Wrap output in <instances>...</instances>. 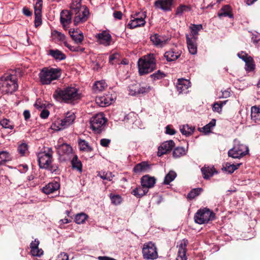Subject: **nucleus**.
I'll return each mask as SVG.
<instances>
[{
	"instance_id": "nucleus-33",
	"label": "nucleus",
	"mask_w": 260,
	"mask_h": 260,
	"mask_svg": "<svg viewBox=\"0 0 260 260\" xmlns=\"http://www.w3.org/2000/svg\"><path fill=\"white\" fill-rule=\"evenodd\" d=\"M78 143L80 151L88 152L93 150V148L88 142L85 140L79 138L78 140Z\"/></svg>"
},
{
	"instance_id": "nucleus-16",
	"label": "nucleus",
	"mask_w": 260,
	"mask_h": 260,
	"mask_svg": "<svg viewBox=\"0 0 260 260\" xmlns=\"http://www.w3.org/2000/svg\"><path fill=\"white\" fill-rule=\"evenodd\" d=\"M115 99L112 94H108L103 96H100L96 98V104L101 107H106L111 105Z\"/></svg>"
},
{
	"instance_id": "nucleus-48",
	"label": "nucleus",
	"mask_w": 260,
	"mask_h": 260,
	"mask_svg": "<svg viewBox=\"0 0 260 260\" xmlns=\"http://www.w3.org/2000/svg\"><path fill=\"white\" fill-rule=\"evenodd\" d=\"M98 176L103 180L111 181L114 175L111 172H99Z\"/></svg>"
},
{
	"instance_id": "nucleus-46",
	"label": "nucleus",
	"mask_w": 260,
	"mask_h": 260,
	"mask_svg": "<svg viewBox=\"0 0 260 260\" xmlns=\"http://www.w3.org/2000/svg\"><path fill=\"white\" fill-rule=\"evenodd\" d=\"M241 164L237 165L231 164L229 162H226L223 166L224 170L230 174L233 173L236 170L238 169Z\"/></svg>"
},
{
	"instance_id": "nucleus-14",
	"label": "nucleus",
	"mask_w": 260,
	"mask_h": 260,
	"mask_svg": "<svg viewBox=\"0 0 260 260\" xmlns=\"http://www.w3.org/2000/svg\"><path fill=\"white\" fill-rule=\"evenodd\" d=\"M43 1L42 0H37L36 5L34 6L35 10V26L37 27L42 24V9Z\"/></svg>"
},
{
	"instance_id": "nucleus-44",
	"label": "nucleus",
	"mask_w": 260,
	"mask_h": 260,
	"mask_svg": "<svg viewBox=\"0 0 260 260\" xmlns=\"http://www.w3.org/2000/svg\"><path fill=\"white\" fill-rule=\"evenodd\" d=\"M245 63V69L247 72L249 73L254 71L255 69V64L254 63V60L251 56H249V59L246 60Z\"/></svg>"
},
{
	"instance_id": "nucleus-7",
	"label": "nucleus",
	"mask_w": 260,
	"mask_h": 260,
	"mask_svg": "<svg viewBox=\"0 0 260 260\" xmlns=\"http://www.w3.org/2000/svg\"><path fill=\"white\" fill-rule=\"evenodd\" d=\"M106 121L107 119L103 114H96L90 119L91 128L95 133L100 134L104 130Z\"/></svg>"
},
{
	"instance_id": "nucleus-20",
	"label": "nucleus",
	"mask_w": 260,
	"mask_h": 260,
	"mask_svg": "<svg viewBox=\"0 0 260 260\" xmlns=\"http://www.w3.org/2000/svg\"><path fill=\"white\" fill-rule=\"evenodd\" d=\"M59 188V183L57 181L53 180L44 186L42 189V191L44 193L49 194L58 190Z\"/></svg>"
},
{
	"instance_id": "nucleus-21",
	"label": "nucleus",
	"mask_w": 260,
	"mask_h": 260,
	"mask_svg": "<svg viewBox=\"0 0 260 260\" xmlns=\"http://www.w3.org/2000/svg\"><path fill=\"white\" fill-rule=\"evenodd\" d=\"M185 37L189 53L192 55L196 54L197 53V38H190L189 35L188 34H186Z\"/></svg>"
},
{
	"instance_id": "nucleus-19",
	"label": "nucleus",
	"mask_w": 260,
	"mask_h": 260,
	"mask_svg": "<svg viewBox=\"0 0 260 260\" xmlns=\"http://www.w3.org/2000/svg\"><path fill=\"white\" fill-rule=\"evenodd\" d=\"M189 80L183 78L178 79L176 88L179 93H187L188 89L190 87Z\"/></svg>"
},
{
	"instance_id": "nucleus-9",
	"label": "nucleus",
	"mask_w": 260,
	"mask_h": 260,
	"mask_svg": "<svg viewBox=\"0 0 260 260\" xmlns=\"http://www.w3.org/2000/svg\"><path fill=\"white\" fill-rule=\"evenodd\" d=\"M248 153V148L245 145L237 143L235 141L234 146L228 151V155L234 158H240Z\"/></svg>"
},
{
	"instance_id": "nucleus-64",
	"label": "nucleus",
	"mask_w": 260,
	"mask_h": 260,
	"mask_svg": "<svg viewBox=\"0 0 260 260\" xmlns=\"http://www.w3.org/2000/svg\"><path fill=\"white\" fill-rule=\"evenodd\" d=\"M119 55L118 53H114V54H111L109 56V63L111 64H114L113 61L115 59H117L119 58Z\"/></svg>"
},
{
	"instance_id": "nucleus-12",
	"label": "nucleus",
	"mask_w": 260,
	"mask_h": 260,
	"mask_svg": "<svg viewBox=\"0 0 260 260\" xmlns=\"http://www.w3.org/2000/svg\"><path fill=\"white\" fill-rule=\"evenodd\" d=\"M75 118L76 116L74 112H67L64 118L60 120V122L59 124V126L57 127V130L61 131L70 126L73 123Z\"/></svg>"
},
{
	"instance_id": "nucleus-51",
	"label": "nucleus",
	"mask_w": 260,
	"mask_h": 260,
	"mask_svg": "<svg viewBox=\"0 0 260 260\" xmlns=\"http://www.w3.org/2000/svg\"><path fill=\"white\" fill-rule=\"evenodd\" d=\"M0 124L5 128L12 129L14 127L13 122L6 118H4L0 120Z\"/></svg>"
},
{
	"instance_id": "nucleus-42",
	"label": "nucleus",
	"mask_w": 260,
	"mask_h": 260,
	"mask_svg": "<svg viewBox=\"0 0 260 260\" xmlns=\"http://www.w3.org/2000/svg\"><path fill=\"white\" fill-rule=\"evenodd\" d=\"M189 28L191 30V35H189L190 38L198 39V32L203 29V26L202 24H192Z\"/></svg>"
},
{
	"instance_id": "nucleus-2",
	"label": "nucleus",
	"mask_w": 260,
	"mask_h": 260,
	"mask_svg": "<svg viewBox=\"0 0 260 260\" xmlns=\"http://www.w3.org/2000/svg\"><path fill=\"white\" fill-rule=\"evenodd\" d=\"M53 151L51 148H47L46 150L41 152L38 154L39 165L40 168L48 170L51 173H57L58 166L52 164Z\"/></svg>"
},
{
	"instance_id": "nucleus-11",
	"label": "nucleus",
	"mask_w": 260,
	"mask_h": 260,
	"mask_svg": "<svg viewBox=\"0 0 260 260\" xmlns=\"http://www.w3.org/2000/svg\"><path fill=\"white\" fill-rule=\"evenodd\" d=\"M72 14L75 15L74 23L75 25H77L80 23L85 22L87 20L89 12L87 8H82L81 9L72 13Z\"/></svg>"
},
{
	"instance_id": "nucleus-31",
	"label": "nucleus",
	"mask_w": 260,
	"mask_h": 260,
	"mask_svg": "<svg viewBox=\"0 0 260 260\" xmlns=\"http://www.w3.org/2000/svg\"><path fill=\"white\" fill-rule=\"evenodd\" d=\"M201 172L203 176V178L205 179H209L216 172L213 166L206 167L204 166L201 169Z\"/></svg>"
},
{
	"instance_id": "nucleus-59",
	"label": "nucleus",
	"mask_w": 260,
	"mask_h": 260,
	"mask_svg": "<svg viewBox=\"0 0 260 260\" xmlns=\"http://www.w3.org/2000/svg\"><path fill=\"white\" fill-rule=\"evenodd\" d=\"M212 110L214 112L220 113L222 111L221 105L218 104V102H215L212 106Z\"/></svg>"
},
{
	"instance_id": "nucleus-13",
	"label": "nucleus",
	"mask_w": 260,
	"mask_h": 260,
	"mask_svg": "<svg viewBox=\"0 0 260 260\" xmlns=\"http://www.w3.org/2000/svg\"><path fill=\"white\" fill-rule=\"evenodd\" d=\"M97 42L99 44L104 46H109L111 44L112 37L111 35L106 31H103L102 32L97 34L95 36Z\"/></svg>"
},
{
	"instance_id": "nucleus-47",
	"label": "nucleus",
	"mask_w": 260,
	"mask_h": 260,
	"mask_svg": "<svg viewBox=\"0 0 260 260\" xmlns=\"http://www.w3.org/2000/svg\"><path fill=\"white\" fill-rule=\"evenodd\" d=\"M107 84L105 81H99L94 83L93 89L95 92H99L104 90Z\"/></svg>"
},
{
	"instance_id": "nucleus-50",
	"label": "nucleus",
	"mask_w": 260,
	"mask_h": 260,
	"mask_svg": "<svg viewBox=\"0 0 260 260\" xmlns=\"http://www.w3.org/2000/svg\"><path fill=\"white\" fill-rule=\"evenodd\" d=\"M202 191L203 189L201 188H197L192 189L188 193L187 198L190 200L193 199L195 198L196 197L200 195V193L202 192Z\"/></svg>"
},
{
	"instance_id": "nucleus-55",
	"label": "nucleus",
	"mask_w": 260,
	"mask_h": 260,
	"mask_svg": "<svg viewBox=\"0 0 260 260\" xmlns=\"http://www.w3.org/2000/svg\"><path fill=\"white\" fill-rule=\"evenodd\" d=\"M166 76V75L164 72L158 70L157 72L151 74L150 77L154 81L161 79L165 78Z\"/></svg>"
},
{
	"instance_id": "nucleus-63",
	"label": "nucleus",
	"mask_w": 260,
	"mask_h": 260,
	"mask_svg": "<svg viewBox=\"0 0 260 260\" xmlns=\"http://www.w3.org/2000/svg\"><path fill=\"white\" fill-rule=\"evenodd\" d=\"M56 260H69V256L66 253L62 252L58 255Z\"/></svg>"
},
{
	"instance_id": "nucleus-6",
	"label": "nucleus",
	"mask_w": 260,
	"mask_h": 260,
	"mask_svg": "<svg viewBox=\"0 0 260 260\" xmlns=\"http://www.w3.org/2000/svg\"><path fill=\"white\" fill-rule=\"evenodd\" d=\"M215 218V213L207 208L198 210L194 216L195 222L199 224L207 223Z\"/></svg>"
},
{
	"instance_id": "nucleus-56",
	"label": "nucleus",
	"mask_w": 260,
	"mask_h": 260,
	"mask_svg": "<svg viewBox=\"0 0 260 260\" xmlns=\"http://www.w3.org/2000/svg\"><path fill=\"white\" fill-rule=\"evenodd\" d=\"M110 199H111L112 203L115 205L120 204L122 202L121 197L119 195H118V194H115V195H113V196L111 195Z\"/></svg>"
},
{
	"instance_id": "nucleus-43",
	"label": "nucleus",
	"mask_w": 260,
	"mask_h": 260,
	"mask_svg": "<svg viewBox=\"0 0 260 260\" xmlns=\"http://www.w3.org/2000/svg\"><path fill=\"white\" fill-rule=\"evenodd\" d=\"M17 151L21 156H24L28 153V145L25 142H22L18 145Z\"/></svg>"
},
{
	"instance_id": "nucleus-4",
	"label": "nucleus",
	"mask_w": 260,
	"mask_h": 260,
	"mask_svg": "<svg viewBox=\"0 0 260 260\" xmlns=\"http://www.w3.org/2000/svg\"><path fill=\"white\" fill-rule=\"evenodd\" d=\"M138 66L139 73L141 76L152 72L156 67L155 55L153 54H149L140 58L138 61Z\"/></svg>"
},
{
	"instance_id": "nucleus-3",
	"label": "nucleus",
	"mask_w": 260,
	"mask_h": 260,
	"mask_svg": "<svg viewBox=\"0 0 260 260\" xmlns=\"http://www.w3.org/2000/svg\"><path fill=\"white\" fill-rule=\"evenodd\" d=\"M18 87L17 76L6 74L0 78V92L4 94H12Z\"/></svg>"
},
{
	"instance_id": "nucleus-39",
	"label": "nucleus",
	"mask_w": 260,
	"mask_h": 260,
	"mask_svg": "<svg viewBox=\"0 0 260 260\" xmlns=\"http://www.w3.org/2000/svg\"><path fill=\"white\" fill-rule=\"evenodd\" d=\"M251 119L256 122L260 120V106H252L251 108Z\"/></svg>"
},
{
	"instance_id": "nucleus-40",
	"label": "nucleus",
	"mask_w": 260,
	"mask_h": 260,
	"mask_svg": "<svg viewBox=\"0 0 260 260\" xmlns=\"http://www.w3.org/2000/svg\"><path fill=\"white\" fill-rule=\"evenodd\" d=\"M71 164L73 169L77 170L79 172L82 171V164L78 159L77 155H75L71 160Z\"/></svg>"
},
{
	"instance_id": "nucleus-15",
	"label": "nucleus",
	"mask_w": 260,
	"mask_h": 260,
	"mask_svg": "<svg viewBox=\"0 0 260 260\" xmlns=\"http://www.w3.org/2000/svg\"><path fill=\"white\" fill-rule=\"evenodd\" d=\"M170 40V38L166 36L155 34L150 37V40L157 46L163 47Z\"/></svg>"
},
{
	"instance_id": "nucleus-52",
	"label": "nucleus",
	"mask_w": 260,
	"mask_h": 260,
	"mask_svg": "<svg viewBox=\"0 0 260 260\" xmlns=\"http://www.w3.org/2000/svg\"><path fill=\"white\" fill-rule=\"evenodd\" d=\"M216 124V120L212 119L209 123L205 125L202 128L205 134H208L211 132L212 128L215 126Z\"/></svg>"
},
{
	"instance_id": "nucleus-60",
	"label": "nucleus",
	"mask_w": 260,
	"mask_h": 260,
	"mask_svg": "<svg viewBox=\"0 0 260 260\" xmlns=\"http://www.w3.org/2000/svg\"><path fill=\"white\" fill-rule=\"evenodd\" d=\"M238 56L242 60H243L244 62L246 61V60H248L249 59V57L250 56H249L247 53L245 52L242 51L240 53H238Z\"/></svg>"
},
{
	"instance_id": "nucleus-49",
	"label": "nucleus",
	"mask_w": 260,
	"mask_h": 260,
	"mask_svg": "<svg viewBox=\"0 0 260 260\" xmlns=\"http://www.w3.org/2000/svg\"><path fill=\"white\" fill-rule=\"evenodd\" d=\"M88 215L84 213L77 214L75 217V221L77 224H82L87 219Z\"/></svg>"
},
{
	"instance_id": "nucleus-17",
	"label": "nucleus",
	"mask_w": 260,
	"mask_h": 260,
	"mask_svg": "<svg viewBox=\"0 0 260 260\" xmlns=\"http://www.w3.org/2000/svg\"><path fill=\"white\" fill-rule=\"evenodd\" d=\"M174 0H157L154 2V6L156 9L165 12L171 10V7Z\"/></svg>"
},
{
	"instance_id": "nucleus-45",
	"label": "nucleus",
	"mask_w": 260,
	"mask_h": 260,
	"mask_svg": "<svg viewBox=\"0 0 260 260\" xmlns=\"http://www.w3.org/2000/svg\"><path fill=\"white\" fill-rule=\"evenodd\" d=\"M177 177V174L175 172L173 171H170L166 175L164 180V184L166 185H168L170 182L173 181Z\"/></svg>"
},
{
	"instance_id": "nucleus-58",
	"label": "nucleus",
	"mask_w": 260,
	"mask_h": 260,
	"mask_svg": "<svg viewBox=\"0 0 260 260\" xmlns=\"http://www.w3.org/2000/svg\"><path fill=\"white\" fill-rule=\"evenodd\" d=\"M64 45L66 47L70 49V51L73 52H79L80 47L78 46H72L68 44L66 41H64Z\"/></svg>"
},
{
	"instance_id": "nucleus-8",
	"label": "nucleus",
	"mask_w": 260,
	"mask_h": 260,
	"mask_svg": "<svg viewBox=\"0 0 260 260\" xmlns=\"http://www.w3.org/2000/svg\"><path fill=\"white\" fill-rule=\"evenodd\" d=\"M142 254L144 259L146 260H154L158 257L156 247L152 242L144 244Z\"/></svg>"
},
{
	"instance_id": "nucleus-36",
	"label": "nucleus",
	"mask_w": 260,
	"mask_h": 260,
	"mask_svg": "<svg viewBox=\"0 0 260 260\" xmlns=\"http://www.w3.org/2000/svg\"><path fill=\"white\" fill-rule=\"evenodd\" d=\"M12 160L11 156L8 151H0V166L5 165Z\"/></svg>"
},
{
	"instance_id": "nucleus-61",
	"label": "nucleus",
	"mask_w": 260,
	"mask_h": 260,
	"mask_svg": "<svg viewBox=\"0 0 260 260\" xmlns=\"http://www.w3.org/2000/svg\"><path fill=\"white\" fill-rule=\"evenodd\" d=\"M251 39L253 43L260 44V34H253Z\"/></svg>"
},
{
	"instance_id": "nucleus-28",
	"label": "nucleus",
	"mask_w": 260,
	"mask_h": 260,
	"mask_svg": "<svg viewBox=\"0 0 260 260\" xmlns=\"http://www.w3.org/2000/svg\"><path fill=\"white\" fill-rule=\"evenodd\" d=\"M217 15L220 18L222 17H229L230 18H233L234 17L232 13L231 7L228 5L223 6L218 12Z\"/></svg>"
},
{
	"instance_id": "nucleus-1",
	"label": "nucleus",
	"mask_w": 260,
	"mask_h": 260,
	"mask_svg": "<svg viewBox=\"0 0 260 260\" xmlns=\"http://www.w3.org/2000/svg\"><path fill=\"white\" fill-rule=\"evenodd\" d=\"M52 96L56 101L60 103L72 104L80 99V94L77 88L68 86L63 88H57Z\"/></svg>"
},
{
	"instance_id": "nucleus-22",
	"label": "nucleus",
	"mask_w": 260,
	"mask_h": 260,
	"mask_svg": "<svg viewBox=\"0 0 260 260\" xmlns=\"http://www.w3.org/2000/svg\"><path fill=\"white\" fill-rule=\"evenodd\" d=\"M39 244L40 242L37 239L31 242L30 244V252L33 256L40 257L43 254V250L39 248Z\"/></svg>"
},
{
	"instance_id": "nucleus-26",
	"label": "nucleus",
	"mask_w": 260,
	"mask_h": 260,
	"mask_svg": "<svg viewBox=\"0 0 260 260\" xmlns=\"http://www.w3.org/2000/svg\"><path fill=\"white\" fill-rule=\"evenodd\" d=\"M57 154L59 156H63L64 155H69L72 152V147L66 143L59 145L57 147Z\"/></svg>"
},
{
	"instance_id": "nucleus-62",
	"label": "nucleus",
	"mask_w": 260,
	"mask_h": 260,
	"mask_svg": "<svg viewBox=\"0 0 260 260\" xmlns=\"http://www.w3.org/2000/svg\"><path fill=\"white\" fill-rule=\"evenodd\" d=\"M111 142V140L109 139H102L100 140V144L103 147H108Z\"/></svg>"
},
{
	"instance_id": "nucleus-35",
	"label": "nucleus",
	"mask_w": 260,
	"mask_h": 260,
	"mask_svg": "<svg viewBox=\"0 0 260 260\" xmlns=\"http://www.w3.org/2000/svg\"><path fill=\"white\" fill-rule=\"evenodd\" d=\"M69 34L72 39L77 44L81 43L83 40L84 37L82 33H78L77 31H75L74 29L73 30L70 29Z\"/></svg>"
},
{
	"instance_id": "nucleus-38",
	"label": "nucleus",
	"mask_w": 260,
	"mask_h": 260,
	"mask_svg": "<svg viewBox=\"0 0 260 260\" xmlns=\"http://www.w3.org/2000/svg\"><path fill=\"white\" fill-rule=\"evenodd\" d=\"M194 129L195 127L194 126H189L188 124L183 125L180 126V128L181 134L186 137L191 135L193 133Z\"/></svg>"
},
{
	"instance_id": "nucleus-57",
	"label": "nucleus",
	"mask_w": 260,
	"mask_h": 260,
	"mask_svg": "<svg viewBox=\"0 0 260 260\" xmlns=\"http://www.w3.org/2000/svg\"><path fill=\"white\" fill-rule=\"evenodd\" d=\"M53 35L56 37L59 41L64 42L65 41L66 37L65 36L61 34V32L57 31L54 30L53 33Z\"/></svg>"
},
{
	"instance_id": "nucleus-54",
	"label": "nucleus",
	"mask_w": 260,
	"mask_h": 260,
	"mask_svg": "<svg viewBox=\"0 0 260 260\" xmlns=\"http://www.w3.org/2000/svg\"><path fill=\"white\" fill-rule=\"evenodd\" d=\"M152 88V87L148 84L140 85V87L138 86V94L148 93Z\"/></svg>"
},
{
	"instance_id": "nucleus-10",
	"label": "nucleus",
	"mask_w": 260,
	"mask_h": 260,
	"mask_svg": "<svg viewBox=\"0 0 260 260\" xmlns=\"http://www.w3.org/2000/svg\"><path fill=\"white\" fill-rule=\"evenodd\" d=\"M133 19H132L127 25V27L129 29H133L137 27L144 26L146 23L145 18L146 12H139L132 15Z\"/></svg>"
},
{
	"instance_id": "nucleus-18",
	"label": "nucleus",
	"mask_w": 260,
	"mask_h": 260,
	"mask_svg": "<svg viewBox=\"0 0 260 260\" xmlns=\"http://www.w3.org/2000/svg\"><path fill=\"white\" fill-rule=\"evenodd\" d=\"M174 146L175 143L173 140L164 142L158 148L157 155L160 156L167 153L171 151Z\"/></svg>"
},
{
	"instance_id": "nucleus-37",
	"label": "nucleus",
	"mask_w": 260,
	"mask_h": 260,
	"mask_svg": "<svg viewBox=\"0 0 260 260\" xmlns=\"http://www.w3.org/2000/svg\"><path fill=\"white\" fill-rule=\"evenodd\" d=\"M188 151V147L185 148L183 147H177L173 152V156L174 158H179L186 154Z\"/></svg>"
},
{
	"instance_id": "nucleus-23",
	"label": "nucleus",
	"mask_w": 260,
	"mask_h": 260,
	"mask_svg": "<svg viewBox=\"0 0 260 260\" xmlns=\"http://www.w3.org/2000/svg\"><path fill=\"white\" fill-rule=\"evenodd\" d=\"M151 169L150 165L147 161H142L137 164L133 168V171L136 174L148 172Z\"/></svg>"
},
{
	"instance_id": "nucleus-32",
	"label": "nucleus",
	"mask_w": 260,
	"mask_h": 260,
	"mask_svg": "<svg viewBox=\"0 0 260 260\" xmlns=\"http://www.w3.org/2000/svg\"><path fill=\"white\" fill-rule=\"evenodd\" d=\"M191 10V7L190 5H180L175 11V15L178 17H181L185 13L190 12Z\"/></svg>"
},
{
	"instance_id": "nucleus-25",
	"label": "nucleus",
	"mask_w": 260,
	"mask_h": 260,
	"mask_svg": "<svg viewBox=\"0 0 260 260\" xmlns=\"http://www.w3.org/2000/svg\"><path fill=\"white\" fill-rule=\"evenodd\" d=\"M73 15L71 11H62L60 14V22L64 27H67L71 22L72 16Z\"/></svg>"
},
{
	"instance_id": "nucleus-27",
	"label": "nucleus",
	"mask_w": 260,
	"mask_h": 260,
	"mask_svg": "<svg viewBox=\"0 0 260 260\" xmlns=\"http://www.w3.org/2000/svg\"><path fill=\"white\" fill-rule=\"evenodd\" d=\"M187 244V241H184L183 243H181L179 245V249L178 251V256L176 258L177 260H187L186 255V246Z\"/></svg>"
},
{
	"instance_id": "nucleus-29",
	"label": "nucleus",
	"mask_w": 260,
	"mask_h": 260,
	"mask_svg": "<svg viewBox=\"0 0 260 260\" xmlns=\"http://www.w3.org/2000/svg\"><path fill=\"white\" fill-rule=\"evenodd\" d=\"M48 55L58 61L64 60L66 58V55L58 49L49 50Z\"/></svg>"
},
{
	"instance_id": "nucleus-41",
	"label": "nucleus",
	"mask_w": 260,
	"mask_h": 260,
	"mask_svg": "<svg viewBox=\"0 0 260 260\" xmlns=\"http://www.w3.org/2000/svg\"><path fill=\"white\" fill-rule=\"evenodd\" d=\"M81 0H73L70 5V11L72 14L82 8H87L85 6H82L81 4Z\"/></svg>"
},
{
	"instance_id": "nucleus-30",
	"label": "nucleus",
	"mask_w": 260,
	"mask_h": 260,
	"mask_svg": "<svg viewBox=\"0 0 260 260\" xmlns=\"http://www.w3.org/2000/svg\"><path fill=\"white\" fill-rule=\"evenodd\" d=\"M148 191V189L142 185L139 186L134 189L131 193L135 196L137 198H141L146 194Z\"/></svg>"
},
{
	"instance_id": "nucleus-5",
	"label": "nucleus",
	"mask_w": 260,
	"mask_h": 260,
	"mask_svg": "<svg viewBox=\"0 0 260 260\" xmlns=\"http://www.w3.org/2000/svg\"><path fill=\"white\" fill-rule=\"evenodd\" d=\"M61 75L60 70L58 68H44L39 73L40 82L43 85H49L52 81L58 79Z\"/></svg>"
},
{
	"instance_id": "nucleus-34",
	"label": "nucleus",
	"mask_w": 260,
	"mask_h": 260,
	"mask_svg": "<svg viewBox=\"0 0 260 260\" xmlns=\"http://www.w3.org/2000/svg\"><path fill=\"white\" fill-rule=\"evenodd\" d=\"M180 56V54L178 52H175L173 50L166 52L164 54V57L168 61H175Z\"/></svg>"
},
{
	"instance_id": "nucleus-53",
	"label": "nucleus",
	"mask_w": 260,
	"mask_h": 260,
	"mask_svg": "<svg viewBox=\"0 0 260 260\" xmlns=\"http://www.w3.org/2000/svg\"><path fill=\"white\" fill-rule=\"evenodd\" d=\"M128 91L129 94L131 95H136L138 94V85L134 83L128 86Z\"/></svg>"
},
{
	"instance_id": "nucleus-24",
	"label": "nucleus",
	"mask_w": 260,
	"mask_h": 260,
	"mask_svg": "<svg viewBox=\"0 0 260 260\" xmlns=\"http://www.w3.org/2000/svg\"><path fill=\"white\" fill-rule=\"evenodd\" d=\"M156 182V179L153 177H150L148 175L143 176L141 179V185L146 187L148 189L154 186Z\"/></svg>"
}]
</instances>
